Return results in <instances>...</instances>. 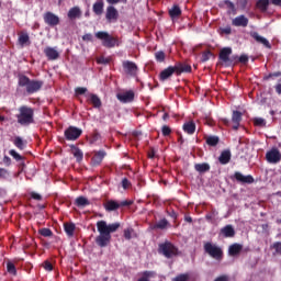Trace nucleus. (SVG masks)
<instances>
[{
  "label": "nucleus",
  "mask_w": 281,
  "mask_h": 281,
  "mask_svg": "<svg viewBox=\"0 0 281 281\" xmlns=\"http://www.w3.org/2000/svg\"><path fill=\"white\" fill-rule=\"evenodd\" d=\"M31 198L33 200H36V201H42L43 200V195H41V193H35V191H32Z\"/></svg>",
  "instance_id": "58"
},
{
  "label": "nucleus",
  "mask_w": 281,
  "mask_h": 281,
  "mask_svg": "<svg viewBox=\"0 0 281 281\" xmlns=\"http://www.w3.org/2000/svg\"><path fill=\"white\" fill-rule=\"evenodd\" d=\"M75 205L77 207H87L91 205V202L88 200V198H85V195H79V198H76L75 200Z\"/></svg>",
  "instance_id": "29"
},
{
  "label": "nucleus",
  "mask_w": 281,
  "mask_h": 281,
  "mask_svg": "<svg viewBox=\"0 0 281 281\" xmlns=\"http://www.w3.org/2000/svg\"><path fill=\"white\" fill-rule=\"evenodd\" d=\"M123 71L125 75L130 77H137L139 67L138 65L133 60H123L122 61Z\"/></svg>",
  "instance_id": "10"
},
{
  "label": "nucleus",
  "mask_w": 281,
  "mask_h": 281,
  "mask_svg": "<svg viewBox=\"0 0 281 281\" xmlns=\"http://www.w3.org/2000/svg\"><path fill=\"white\" fill-rule=\"evenodd\" d=\"M266 159L269 164L277 165L281 161V153L277 147H272L266 153Z\"/></svg>",
  "instance_id": "13"
},
{
  "label": "nucleus",
  "mask_w": 281,
  "mask_h": 281,
  "mask_svg": "<svg viewBox=\"0 0 281 281\" xmlns=\"http://www.w3.org/2000/svg\"><path fill=\"white\" fill-rule=\"evenodd\" d=\"M155 58L157 63H164L166 60V53L164 50H158L155 53Z\"/></svg>",
  "instance_id": "46"
},
{
  "label": "nucleus",
  "mask_w": 281,
  "mask_h": 281,
  "mask_svg": "<svg viewBox=\"0 0 281 281\" xmlns=\"http://www.w3.org/2000/svg\"><path fill=\"white\" fill-rule=\"evenodd\" d=\"M194 168L198 172L205 173V172L210 171V164H207V162L195 164Z\"/></svg>",
  "instance_id": "38"
},
{
  "label": "nucleus",
  "mask_w": 281,
  "mask_h": 281,
  "mask_svg": "<svg viewBox=\"0 0 281 281\" xmlns=\"http://www.w3.org/2000/svg\"><path fill=\"white\" fill-rule=\"evenodd\" d=\"M7 271L13 276H16L18 274V271H16V267L14 263L12 262H8L7 263Z\"/></svg>",
  "instance_id": "48"
},
{
  "label": "nucleus",
  "mask_w": 281,
  "mask_h": 281,
  "mask_svg": "<svg viewBox=\"0 0 281 281\" xmlns=\"http://www.w3.org/2000/svg\"><path fill=\"white\" fill-rule=\"evenodd\" d=\"M273 249L276 250L277 254L281 255V241H276L273 244Z\"/></svg>",
  "instance_id": "61"
},
{
  "label": "nucleus",
  "mask_w": 281,
  "mask_h": 281,
  "mask_svg": "<svg viewBox=\"0 0 281 281\" xmlns=\"http://www.w3.org/2000/svg\"><path fill=\"white\" fill-rule=\"evenodd\" d=\"M89 102L92 104V106H93L94 109H100V108H102V100H101V98H100L98 94H95V93H90V94H89Z\"/></svg>",
  "instance_id": "26"
},
{
  "label": "nucleus",
  "mask_w": 281,
  "mask_h": 281,
  "mask_svg": "<svg viewBox=\"0 0 281 281\" xmlns=\"http://www.w3.org/2000/svg\"><path fill=\"white\" fill-rule=\"evenodd\" d=\"M168 227V220L164 218L154 225V229H166Z\"/></svg>",
  "instance_id": "42"
},
{
  "label": "nucleus",
  "mask_w": 281,
  "mask_h": 281,
  "mask_svg": "<svg viewBox=\"0 0 281 281\" xmlns=\"http://www.w3.org/2000/svg\"><path fill=\"white\" fill-rule=\"evenodd\" d=\"M224 4L227 7L228 11H227V14H232V15H236L237 14V10H236V7L235 4L229 1V0H224Z\"/></svg>",
  "instance_id": "39"
},
{
  "label": "nucleus",
  "mask_w": 281,
  "mask_h": 281,
  "mask_svg": "<svg viewBox=\"0 0 281 281\" xmlns=\"http://www.w3.org/2000/svg\"><path fill=\"white\" fill-rule=\"evenodd\" d=\"M43 268L46 271H53L54 270V267H53L52 262H49V261H45L44 265H43Z\"/></svg>",
  "instance_id": "59"
},
{
  "label": "nucleus",
  "mask_w": 281,
  "mask_h": 281,
  "mask_svg": "<svg viewBox=\"0 0 281 281\" xmlns=\"http://www.w3.org/2000/svg\"><path fill=\"white\" fill-rule=\"evenodd\" d=\"M82 41L83 42H92L93 35L91 33H87V34L82 35Z\"/></svg>",
  "instance_id": "60"
},
{
  "label": "nucleus",
  "mask_w": 281,
  "mask_h": 281,
  "mask_svg": "<svg viewBox=\"0 0 281 281\" xmlns=\"http://www.w3.org/2000/svg\"><path fill=\"white\" fill-rule=\"evenodd\" d=\"M10 176V172L8 169L5 168H0V180L3 179H8V177Z\"/></svg>",
  "instance_id": "54"
},
{
  "label": "nucleus",
  "mask_w": 281,
  "mask_h": 281,
  "mask_svg": "<svg viewBox=\"0 0 281 281\" xmlns=\"http://www.w3.org/2000/svg\"><path fill=\"white\" fill-rule=\"evenodd\" d=\"M105 20L109 24L116 23L120 20V12L114 5H108L105 10Z\"/></svg>",
  "instance_id": "12"
},
{
  "label": "nucleus",
  "mask_w": 281,
  "mask_h": 281,
  "mask_svg": "<svg viewBox=\"0 0 281 281\" xmlns=\"http://www.w3.org/2000/svg\"><path fill=\"white\" fill-rule=\"evenodd\" d=\"M243 250L241 244H232L228 248V255L231 257H237Z\"/></svg>",
  "instance_id": "28"
},
{
  "label": "nucleus",
  "mask_w": 281,
  "mask_h": 281,
  "mask_svg": "<svg viewBox=\"0 0 281 281\" xmlns=\"http://www.w3.org/2000/svg\"><path fill=\"white\" fill-rule=\"evenodd\" d=\"M222 33L226 34V35H231L232 33V27L231 26H225L224 29H222Z\"/></svg>",
  "instance_id": "62"
},
{
  "label": "nucleus",
  "mask_w": 281,
  "mask_h": 281,
  "mask_svg": "<svg viewBox=\"0 0 281 281\" xmlns=\"http://www.w3.org/2000/svg\"><path fill=\"white\" fill-rule=\"evenodd\" d=\"M231 158H232L231 150L224 149L218 157V161L221 165H227L231 161Z\"/></svg>",
  "instance_id": "27"
},
{
  "label": "nucleus",
  "mask_w": 281,
  "mask_h": 281,
  "mask_svg": "<svg viewBox=\"0 0 281 281\" xmlns=\"http://www.w3.org/2000/svg\"><path fill=\"white\" fill-rule=\"evenodd\" d=\"M19 45L21 47L31 45V40L29 33H21L18 38Z\"/></svg>",
  "instance_id": "31"
},
{
  "label": "nucleus",
  "mask_w": 281,
  "mask_h": 281,
  "mask_svg": "<svg viewBox=\"0 0 281 281\" xmlns=\"http://www.w3.org/2000/svg\"><path fill=\"white\" fill-rule=\"evenodd\" d=\"M35 111L30 105H21L15 114L16 122L21 126H30L35 123Z\"/></svg>",
  "instance_id": "2"
},
{
  "label": "nucleus",
  "mask_w": 281,
  "mask_h": 281,
  "mask_svg": "<svg viewBox=\"0 0 281 281\" xmlns=\"http://www.w3.org/2000/svg\"><path fill=\"white\" fill-rule=\"evenodd\" d=\"M72 149V155L76 158L77 162H81L85 158V154L82 151V149H80L79 147L72 145L71 146Z\"/></svg>",
  "instance_id": "32"
},
{
  "label": "nucleus",
  "mask_w": 281,
  "mask_h": 281,
  "mask_svg": "<svg viewBox=\"0 0 281 281\" xmlns=\"http://www.w3.org/2000/svg\"><path fill=\"white\" fill-rule=\"evenodd\" d=\"M248 24H249V19L246 15H244V14L237 15L236 18H234L232 20V25L234 27H243V29H245V27L248 26Z\"/></svg>",
  "instance_id": "18"
},
{
  "label": "nucleus",
  "mask_w": 281,
  "mask_h": 281,
  "mask_svg": "<svg viewBox=\"0 0 281 281\" xmlns=\"http://www.w3.org/2000/svg\"><path fill=\"white\" fill-rule=\"evenodd\" d=\"M38 234L45 238L54 236L52 228H40Z\"/></svg>",
  "instance_id": "41"
},
{
  "label": "nucleus",
  "mask_w": 281,
  "mask_h": 281,
  "mask_svg": "<svg viewBox=\"0 0 281 281\" xmlns=\"http://www.w3.org/2000/svg\"><path fill=\"white\" fill-rule=\"evenodd\" d=\"M254 125L257 127H266L267 122L263 117H255L254 119Z\"/></svg>",
  "instance_id": "45"
},
{
  "label": "nucleus",
  "mask_w": 281,
  "mask_h": 281,
  "mask_svg": "<svg viewBox=\"0 0 281 281\" xmlns=\"http://www.w3.org/2000/svg\"><path fill=\"white\" fill-rule=\"evenodd\" d=\"M112 61V57H104V56H100L97 58V64L98 65H110Z\"/></svg>",
  "instance_id": "43"
},
{
  "label": "nucleus",
  "mask_w": 281,
  "mask_h": 281,
  "mask_svg": "<svg viewBox=\"0 0 281 281\" xmlns=\"http://www.w3.org/2000/svg\"><path fill=\"white\" fill-rule=\"evenodd\" d=\"M44 55L46 56L47 60L55 61L60 58V53L57 50L56 47L46 46L44 48Z\"/></svg>",
  "instance_id": "15"
},
{
  "label": "nucleus",
  "mask_w": 281,
  "mask_h": 281,
  "mask_svg": "<svg viewBox=\"0 0 281 281\" xmlns=\"http://www.w3.org/2000/svg\"><path fill=\"white\" fill-rule=\"evenodd\" d=\"M169 16L171 19H177L181 16V8L179 4H173L171 9H169Z\"/></svg>",
  "instance_id": "34"
},
{
  "label": "nucleus",
  "mask_w": 281,
  "mask_h": 281,
  "mask_svg": "<svg viewBox=\"0 0 281 281\" xmlns=\"http://www.w3.org/2000/svg\"><path fill=\"white\" fill-rule=\"evenodd\" d=\"M121 227L120 222H114L113 224H108L104 220L97 222V235L94 241L100 248H105L111 245L112 234L116 233Z\"/></svg>",
  "instance_id": "1"
},
{
  "label": "nucleus",
  "mask_w": 281,
  "mask_h": 281,
  "mask_svg": "<svg viewBox=\"0 0 281 281\" xmlns=\"http://www.w3.org/2000/svg\"><path fill=\"white\" fill-rule=\"evenodd\" d=\"M231 54H232L231 47H224L220 52L218 58L222 63L225 64L226 67H232V66L236 65L237 56L229 57Z\"/></svg>",
  "instance_id": "8"
},
{
  "label": "nucleus",
  "mask_w": 281,
  "mask_h": 281,
  "mask_svg": "<svg viewBox=\"0 0 281 281\" xmlns=\"http://www.w3.org/2000/svg\"><path fill=\"white\" fill-rule=\"evenodd\" d=\"M132 186V182L128 180V178H123L122 180V188L124 190H127Z\"/></svg>",
  "instance_id": "56"
},
{
  "label": "nucleus",
  "mask_w": 281,
  "mask_h": 281,
  "mask_svg": "<svg viewBox=\"0 0 281 281\" xmlns=\"http://www.w3.org/2000/svg\"><path fill=\"white\" fill-rule=\"evenodd\" d=\"M88 92V88L87 87H77L75 89V94L76 95H83Z\"/></svg>",
  "instance_id": "51"
},
{
  "label": "nucleus",
  "mask_w": 281,
  "mask_h": 281,
  "mask_svg": "<svg viewBox=\"0 0 281 281\" xmlns=\"http://www.w3.org/2000/svg\"><path fill=\"white\" fill-rule=\"evenodd\" d=\"M173 67L176 69V76H181V74H191L192 72V66L188 65L186 63H178Z\"/></svg>",
  "instance_id": "19"
},
{
  "label": "nucleus",
  "mask_w": 281,
  "mask_h": 281,
  "mask_svg": "<svg viewBox=\"0 0 281 281\" xmlns=\"http://www.w3.org/2000/svg\"><path fill=\"white\" fill-rule=\"evenodd\" d=\"M133 205L131 200H124L123 202H116V200H108L104 204V210L106 212L117 211L120 207H126Z\"/></svg>",
  "instance_id": "9"
},
{
  "label": "nucleus",
  "mask_w": 281,
  "mask_h": 281,
  "mask_svg": "<svg viewBox=\"0 0 281 281\" xmlns=\"http://www.w3.org/2000/svg\"><path fill=\"white\" fill-rule=\"evenodd\" d=\"M211 56H212L211 50H206V52L202 53L201 61L202 63H207V60H210Z\"/></svg>",
  "instance_id": "52"
},
{
  "label": "nucleus",
  "mask_w": 281,
  "mask_h": 281,
  "mask_svg": "<svg viewBox=\"0 0 281 281\" xmlns=\"http://www.w3.org/2000/svg\"><path fill=\"white\" fill-rule=\"evenodd\" d=\"M157 157V150L155 147H150L148 150V158L149 159H155Z\"/></svg>",
  "instance_id": "55"
},
{
  "label": "nucleus",
  "mask_w": 281,
  "mask_h": 281,
  "mask_svg": "<svg viewBox=\"0 0 281 281\" xmlns=\"http://www.w3.org/2000/svg\"><path fill=\"white\" fill-rule=\"evenodd\" d=\"M235 63H240L241 65H247L248 63V56L246 54L240 55L239 57L237 56V59H235Z\"/></svg>",
  "instance_id": "49"
},
{
  "label": "nucleus",
  "mask_w": 281,
  "mask_h": 281,
  "mask_svg": "<svg viewBox=\"0 0 281 281\" xmlns=\"http://www.w3.org/2000/svg\"><path fill=\"white\" fill-rule=\"evenodd\" d=\"M232 180H236L241 184H251L255 182L254 177L251 175H243L240 171H235L233 176H231Z\"/></svg>",
  "instance_id": "14"
},
{
  "label": "nucleus",
  "mask_w": 281,
  "mask_h": 281,
  "mask_svg": "<svg viewBox=\"0 0 281 281\" xmlns=\"http://www.w3.org/2000/svg\"><path fill=\"white\" fill-rule=\"evenodd\" d=\"M123 235L126 240H132V238H138L135 228H125Z\"/></svg>",
  "instance_id": "35"
},
{
  "label": "nucleus",
  "mask_w": 281,
  "mask_h": 281,
  "mask_svg": "<svg viewBox=\"0 0 281 281\" xmlns=\"http://www.w3.org/2000/svg\"><path fill=\"white\" fill-rule=\"evenodd\" d=\"M82 15V11L79 7H72L69 9L67 16L69 20H76V19H80Z\"/></svg>",
  "instance_id": "24"
},
{
  "label": "nucleus",
  "mask_w": 281,
  "mask_h": 281,
  "mask_svg": "<svg viewBox=\"0 0 281 281\" xmlns=\"http://www.w3.org/2000/svg\"><path fill=\"white\" fill-rule=\"evenodd\" d=\"M190 280V276L188 274H180L173 279V281H188Z\"/></svg>",
  "instance_id": "57"
},
{
  "label": "nucleus",
  "mask_w": 281,
  "mask_h": 281,
  "mask_svg": "<svg viewBox=\"0 0 281 281\" xmlns=\"http://www.w3.org/2000/svg\"><path fill=\"white\" fill-rule=\"evenodd\" d=\"M158 254L162 255L167 259H172L181 255V250L172 244V241H164L158 245Z\"/></svg>",
  "instance_id": "4"
},
{
  "label": "nucleus",
  "mask_w": 281,
  "mask_h": 281,
  "mask_svg": "<svg viewBox=\"0 0 281 281\" xmlns=\"http://www.w3.org/2000/svg\"><path fill=\"white\" fill-rule=\"evenodd\" d=\"M9 155L15 160V161H22L24 157L20 155L15 149H10Z\"/></svg>",
  "instance_id": "44"
},
{
  "label": "nucleus",
  "mask_w": 281,
  "mask_h": 281,
  "mask_svg": "<svg viewBox=\"0 0 281 281\" xmlns=\"http://www.w3.org/2000/svg\"><path fill=\"white\" fill-rule=\"evenodd\" d=\"M204 251L214 260H223V248H221V246H216V244H212V241H206V244H204Z\"/></svg>",
  "instance_id": "6"
},
{
  "label": "nucleus",
  "mask_w": 281,
  "mask_h": 281,
  "mask_svg": "<svg viewBox=\"0 0 281 281\" xmlns=\"http://www.w3.org/2000/svg\"><path fill=\"white\" fill-rule=\"evenodd\" d=\"M95 38L99 41H102V46L105 48H114L119 46V40L114 36H112L109 32L106 31H99L95 33Z\"/></svg>",
  "instance_id": "5"
},
{
  "label": "nucleus",
  "mask_w": 281,
  "mask_h": 281,
  "mask_svg": "<svg viewBox=\"0 0 281 281\" xmlns=\"http://www.w3.org/2000/svg\"><path fill=\"white\" fill-rule=\"evenodd\" d=\"M182 130L184 133L192 135V134H194V132H196V123H194V121L186 122L182 125Z\"/></svg>",
  "instance_id": "25"
},
{
  "label": "nucleus",
  "mask_w": 281,
  "mask_h": 281,
  "mask_svg": "<svg viewBox=\"0 0 281 281\" xmlns=\"http://www.w3.org/2000/svg\"><path fill=\"white\" fill-rule=\"evenodd\" d=\"M257 9H259L261 12H266L269 7V0H258L256 3Z\"/></svg>",
  "instance_id": "40"
},
{
  "label": "nucleus",
  "mask_w": 281,
  "mask_h": 281,
  "mask_svg": "<svg viewBox=\"0 0 281 281\" xmlns=\"http://www.w3.org/2000/svg\"><path fill=\"white\" fill-rule=\"evenodd\" d=\"M162 136L168 137L170 134H172V128H170L168 125H162L161 127Z\"/></svg>",
  "instance_id": "50"
},
{
  "label": "nucleus",
  "mask_w": 281,
  "mask_h": 281,
  "mask_svg": "<svg viewBox=\"0 0 281 281\" xmlns=\"http://www.w3.org/2000/svg\"><path fill=\"white\" fill-rule=\"evenodd\" d=\"M106 3L113 7L119 3L127 4L128 0H106Z\"/></svg>",
  "instance_id": "53"
},
{
  "label": "nucleus",
  "mask_w": 281,
  "mask_h": 281,
  "mask_svg": "<svg viewBox=\"0 0 281 281\" xmlns=\"http://www.w3.org/2000/svg\"><path fill=\"white\" fill-rule=\"evenodd\" d=\"M220 142H221V138L217 135H210L206 137V145L211 147H216Z\"/></svg>",
  "instance_id": "37"
},
{
  "label": "nucleus",
  "mask_w": 281,
  "mask_h": 281,
  "mask_svg": "<svg viewBox=\"0 0 281 281\" xmlns=\"http://www.w3.org/2000/svg\"><path fill=\"white\" fill-rule=\"evenodd\" d=\"M64 231L68 237H74L76 232V224L74 223L64 224Z\"/></svg>",
  "instance_id": "33"
},
{
  "label": "nucleus",
  "mask_w": 281,
  "mask_h": 281,
  "mask_svg": "<svg viewBox=\"0 0 281 281\" xmlns=\"http://www.w3.org/2000/svg\"><path fill=\"white\" fill-rule=\"evenodd\" d=\"M83 134V130L74 125L68 126L64 131L65 139L68 142H76L78 140Z\"/></svg>",
  "instance_id": "7"
},
{
  "label": "nucleus",
  "mask_w": 281,
  "mask_h": 281,
  "mask_svg": "<svg viewBox=\"0 0 281 281\" xmlns=\"http://www.w3.org/2000/svg\"><path fill=\"white\" fill-rule=\"evenodd\" d=\"M221 234L226 238H232L235 236V231L231 224H227V226L221 228Z\"/></svg>",
  "instance_id": "30"
},
{
  "label": "nucleus",
  "mask_w": 281,
  "mask_h": 281,
  "mask_svg": "<svg viewBox=\"0 0 281 281\" xmlns=\"http://www.w3.org/2000/svg\"><path fill=\"white\" fill-rule=\"evenodd\" d=\"M108 153L104 149L98 150L91 158V165L93 167H99L103 162L104 158L106 157Z\"/></svg>",
  "instance_id": "16"
},
{
  "label": "nucleus",
  "mask_w": 281,
  "mask_h": 281,
  "mask_svg": "<svg viewBox=\"0 0 281 281\" xmlns=\"http://www.w3.org/2000/svg\"><path fill=\"white\" fill-rule=\"evenodd\" d=\"M276 92L281 94V82L276 85Z\"/></svg>",
  "instance_id": "64"
},
{
  "label": "nucleus",
  "mask_w": 281,
  "mask_h": 281,
  "mask_svg": "<svg viewBox=\"0 0 281 281\" xmlns=\"http://www.w3.org/2000/svg\"><path fill=\"white\" fill-rule=\"evenodd\" d=\"M177 75V70L175 68V66H169L167 68H165L162 71H160L159 74V80L165 82L166 80L170 79V77H172V75Z\"/></svg>",
  "instance_id": "20"
},
{
  "label": "nucleus",
  "mask_w": 281,
  "mask_h": 281,
  "mask_svg": "<svg viewBox=\"0 0 281 281\" xmlns=\"http://www.w3.org/2000/svg\"><path fill=\"white\" fill-rule=\"evenodd\" d=\"M43 20L49 27H56L60 24V18L52 11H47L43 14Z\"/></svg>",
  "instance_id": "11"
},
{
  "label": "nucleus",
  "mask_w": 281,
  "mask_h": 281,
  "mask_svg": "<svg viewBox=\"0 0 281 281\" xmlns=\"http://www.w3.org/2000/svg\"><path fill=\"white\" fill-rule=\"evenodd\" d=\"M116 99L121 103H131L135 100V92L133 90H128V91L123 92V93H117Z\"/></svg>",
  "instance_id": "17"
},
{
  "label": "nucleus",
  "mask_w": 281,
  "mask_h": 281,
  "mask_svg": "<svg viewBox=\"0 0 281 281\" xmlns=\"http://www.w3.org/2000/svg\"><path fill=\"white\" fill-rule=\"evenodd\" d=\"M243 120V113L238 110H234L232 113L233 130L237 131Z\"/></svg>",
  "instance_id": "23"
},
{
  "label": "nucleus",
  "mask_w": 281,
  "mask_h": 281,
  "mask_svg": "<svg viewBox=\"0 0 281 281\" xmlns=\"http://www.w3.org/2000/svg\"><path fill=\"white\" fill-rule=\"evenodd\" d=\"M154 276H155V272L145 271V272H143L142 278L138 279L137 281H150V278H153Z\"/></svg>",
  "instance_id": "47"
},
{
  "label": "nucleus",
  "mask_w": 281,
  "mask_h": 281,
  "mask_svg": "<svg viewBox=\"0 0 281 281\" xmlns=\"http://www.w3.org/2000/svg\"><path fill=\"white\" fill-rule=\"evenodd\" d=\"M13 145L19 149V150H24L26 148V143L23 140L21 136H15L13 139Z\"/></svg>",
  "instance_id": "36"
},
{
  "label": "nucleus",
  "mask_w": 281,
  "mask_h": 281,
  "mask_svg": "<svg viewBox=\"0 0 281 281\" xmlns=\"http://www.w3.org/2000/svg\"><path fill=\"white\" fill-rule=\"evenodd\" d=\"M104 8H105V2L104 0H97L93 4H92V12L94 13V15L97 16H102L104 13Z\"/></svg>",
  "instance_id": "21"
},
{
  "label": "nucleus",
  "mask_w": 281,
  "mask_h": 281,
  "mask_svg": "<svg viewBox=\"0 0 281 281\" xmlns=\"http://www.w3.org/2000/svg\"><path fill=\"white\" fill-rule=\"evenodd\" d=\"M250 36H251V38H254L258 44L263 45L267 49H271V44H270V42H269L266 37L259 35L258 32H251V33H250Z\"/></svg>",
  "instance_id": "22"
},
{
  "label": "nucleus",
  "mask_w": 281,
  "mask_h": 281,
  "mask_svg": "<svg viewBox=\"0 0 281 281\" xmlns=\"http://www.w3.org/2000/svg\"><path fill=\"white\" fill-rule=\"evenodd\" d=\"M18 85L21 88H25L27 94H34L42 90L44 87V81L31 79L26 75H20Z\"/></svg>",
  "instance_id": "3"
},
{
  "label": "nucleus",
  "mask_w": 281,
  "mask_h": 281,
  "mask_svg": "<svg viewBox=\"0 0 281 281\" xmlns=\"http://www.w3.org/2000/svg\"><path fill=\"white\" fill-rule=\"evenodd\" d=\"M214 281H229V278L227 276H222L216 278Z\"/></svg>",
  "instance_id": "63"
}]
</instances>
